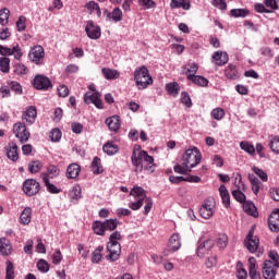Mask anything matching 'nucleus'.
Returning <instances> with one entry per match:
<instances>
[{"label":"nucleus","mask_w":279,"mask_h":279,"mask_svg":"<svg viewBox=\"0 0 279 279\" xmlns=\"http://www.w3.org/2000/svg\"><path fill=\"white\" fill-rule=\"evenodd\" d=\"M130 195L135 197V202L129 204V208H131V210H141V208H143V204L145 203L144 215L147 216L149 213H151V208H154V201H151L150 197H147V194L143 187L135 185L131 190Z\"/></svg>","instance_id":"f257e3e1"},{"label":"nucleus","mask_w":279,"mask_h":279,"mask_svg":"<svg viewBox=\"0 0 279 279\" xmlns=\"http://www.w3.org/2000/svg\"><path fill=\"white\" fill-rule=\"evenodd\" d=\"M269 259L264 262L263 277L265 279H275L279 268V255L276 251H270L268 254Z\"/></svg>","instance_id":"f03ea898"},{"label":"nucleus","mask_w":279,"mask_h":279,"mask_svg":"<svg viewBox=\"0 0 279 279\" xmlns=\"http://www.w3.org/2000/svg\"><path fill=\"white\" fill-rule=\"evenodd\" d=\"M119 221L117 218L114 219H106L105 221L95 220L92 223V229L94 234L97 236H106V232H114L117 228H119Z\"/></svg>","instance_id":"7ed1b4c3"},{"label":"nucleus","mask_w":279,"mask_h":279,"mask_svg":"<svg viewBox=\"0 0 279 279\" xmlns=\"http://www.w3.org/2000/svg\"><path fill=\"white\" fill-rule=\"evenodd\" d=\"M181 162L183 167H186L190 171H193L199 162H202V151L197 147L189 148L182 155Z\"/></svg>","instance_id":"20e7f679"},{"label":"nucleus","mask_w":279,"mask_h":279,"mask_svg":"<svg viewBox=\"0 0 279 279\" xmlns=\"http://www.w3.org/2000/svg\"><path fill=\"white\" fill-rule=\"evenodd\" d=\"M134 82L138 90H145L147 86L154 84L151 75H149V70L147 66L142 65L134 71Z\"/></svg>","instance_id":"39448f33"},{"label":"nucleus","mask_w":279,"mask_h":279,"mask_svg":"<svg viewBox=\"0 0 279 279\" xmlns=\"http://www.w3.org/2000/svg\"><path fill=\"white\" fill-rule=\"evenodd\" d=\"M13 134L16 138H19L20 143L22 144L27 143V141H29V137L32 136L29 130H27V126L23 122H16L13 125Z\"/></svg>","instance_id":"423d86ee"},{"label":"nucleus","mask_w":279,"mask_h":279,"mask_svg":"<svg viewBox=\"0 0 279 279\" xmlns=\"http://www.w3.org/2000/svg\"><path fill=\"white\" fill-rule=\"evenodd\" d=\"M28 59L34 64L40 65L45 63V48L43 46L37 45L34 46L28 52Z\"/></svg>","instance_id":"0eeeda50"},{"label":"nucleus","mask_w":279,"mask_h":279,"mask_svg":"<svg viewBox=\"0 0 279 279\" xmlns=\"http://www.w3.org/2000/svg\"><path fill=\"white\" fill-rule=\"evenodd\" d=\"M23 191L27 197H34L40 193V183L35 179H27L23 183Z\"/></svg>","instance_id":"6e6552de"},{"label":"nucleus","mask_w":279,"mask_h":279,"mask_svg":"<svg viewBox=\"0 0 279 279\" xmlns=\"http://www.w3.org/2000/svg\"><path fill=\"white\" fill-rule=\"evenodd\" d=\"M199 215L203 219H210L215 215V198L209 197L201 206Z\"/></svg>","instance_id":"1a4fd4ad"},{"label":"nucleus","mask_w":279,"mask_h":279,"mask_svg":"<svg viewBox=\"0 0 279 279\" xmlns=\"http://www.w3.org/2000/svg\"><path fill=\"white\" fill-rule=\"evenodd\" d=\"M244 245L251 254H254L258 250V245H260V240L258 236L254 235V229H251L244 240Z\"/></svg>","instance_id":"9d476101"},{"label":"nucleus","mask_w":279,"mask_h":279,"mask_svg":"<svg viewBox=\"0 0 279 279\" xmlns=\"http://www.w3.org/2000/svg\"><path fill=\"white\" fill-rule=\"evenodd\" d=\"M84 101L87 105L94 104L99 110H104V101L101 100V94H99V92H87L84 95Z\"/></svg>","instance_id":"9b49d317"},{"label":"nucleus","mask_w":279,"mask_h":279,"mask_svg":"<svg viewBox=\"0 0 279 279\" xmlns=\"http://www.w3.org/2000/svg\"><path fill=\"white\" fill-rule=\"evenodd\" d=\"M107 251L109 252V254L106 256V258L110 263L117 262V259L120 258V256H121V243L108 242Z\"/></svg>","instance_id":"f8f14e48"},{"label":"nucleus","mask_w":279,"mask_h":279,"mask_svg":"<svg viewBox=\"0 0 279 279\" xmlns=\"http://www.w3.org/2000/svg\"><path fill=\"white\" fill-rule=\"evenodd\" d=\"M33 86L37 90H49V88H51L53 85L51 84V80H49V77L38 74L33 81Z\"/></svg>","instance_id":"ddd939ff"},{"label":"nucleus","mask_w":279,"mask_h":279,"mask_svg":"<svg viewBox=\"0 0 279 279\" xmlns=\"http://www.w3.org/2000/svg\"><path fill=\"white\" fill-rule=\"evenodd\" d=\"M0 56H14V59L21 62L23 58V50H21V46L19 45L14 46L13 48L0 45Z\"/></svg>","instance_id":"4468645a"},{"label":"nucleus","mask_w":279,"mask_h":279,"mask_svg":"<svg viewBox=\"0 0 279 279\" xmlns=\"http://www.w3.org/2000/svg\"><path fill=\"white\" fill-rule=\"evenodd\" d=\"M182 247V242L180 240L179 233H173L168 242V247L165 251V256H169V254H173V252H178Z\"/></svg>","instance_id":"2eb2a0df"},{"label":"nucleus","mask_w":279,"mask_h":279,"mask_svg":"<svg viewBox=\"0 0 279 279\" xmlns=\"http://www.w3.org/2000/svg\"><path fill=\"white\" fill-rule=\"evenodd\" d=\"M85 32L92 40H99L101 38V27L95 25V22L88 21Z\"/></svg>","instance_id":"dca6fc26"},{"label":"nucleus","mask_w":279,"mask_h":279,"mask_svg":"<svg viewBox=\"0 0 279 279\" xmlns=\"http://www.w3.org/2000/svg\"><path fill=\"white\" fill-rule=\"evenodd\" d=\"M131 162L135 167V173H143V153L140 149H134Z\"/></svg>","instance_id":"f3484780"},{"label":"nucleus","mask_w":279,"mask_h":279,"mask_svg":"<svg viewBox=\"0 0 279 279\" xmlns=\"http://www.w3.org/2000/svg\"><path fill=\"white\" fill-rule=\"evenodd\" d=\"M37 117L38 111L36 110V107L31 106L22 113V121H26L28 125H34Z\"/></svg>","instance_id":"a211bd4d"},{"label":"nucleus","mask_w":279,"mask_h":279,"mask_svg":"<svg viewBox=\"0 0 279 279\" xmlns=\"http://www.w3.org/2000/svg\"><path fill=\"white\" fill-rule=\"evenodd\" d=\"M268 228L271 232H279V209H275L268 218Z\"/></svg>","instance_id":"6ab92c4d"},{"label":"nucleus","mask_w":279,"mask_h":279,"mask_svg":"<svg viewBox=\"0 0 279 279\" xmlns=\"http://www.w3.org/2000/svg\"><path fill=\"white\" fill-rule=\"evenodd\" d=\"M228 60H230L228 52L216 51L213 54V62L217 66H223L225 64H228Z\"/></svg>","instance_id":"aec40b11"},{"label":"nucleus","mask_w":279,"mask_h":279,"mask_svg":"<svg viewBox=\"0 0 279 279\" xmlns=\"http://www.w3.org/2000/svg\"><path fill=\"white\" fill-rule=\"evenodd\" d=\"M213 247H215V240L209 239L204 241V243L199 244L197 248V256H199V258H204L206 252H210Z\"/></svg>","instance_id":"412c9836"},{"label":"nucleus","mask_w":279,"mask_h":279,"mask_svg":"<svg viewBox=\"0 0 279 279\" xmlns=\"http://www.w3.org/2000/svg\"><path fill=\"white\" fill-rule=\"evenodd\" d=\"M7 157L9 160H12V162H16V160H19V145H16L14 142H10L8 144Z\"/></svg>","instance_id":"4be33fe9"},{"label":"nucleus","mask_w":279,"mask_h":279,"mask_svg":"<svg viewBox=\"0 0 279 279\" xmlns=\"http://www.w3.org/2000/svg\"><path fill=\"white\" fill-rule=\"evenodd\" d=\"M82 171V167L77 163H71L65 172V177L68 180H77L80 177V172Z\"/></svg>","instance_id":"5701e85b"},{"label":"nucleus","mask_w":279,"mask_h":279,"mask_svg":"<svg viewBox=\"0 0 279 279\" xmlns=\"http://www.w3.org/2000/svg\"><path fill=\"white\" fill-rule=\"evenodd\" d=\"M104 15L108 19V21H113L114 23H119L123 20V11L119 8H114L112 12L105 10Z\"/></svg>","instance_id":"b1692460"},{"label":"nucleus","mask_w":279,"mask_h":279,"mask_svg":"<svg viewBox=\"0 0 279 279\" xmlns=\"http://www.w3.org/2000/svg\"><path fill=\"white\" fill-rule=\"evenodd\" d=\"M106 123L111 132H119L121 130V119L119 116L107 118Z\"/></svg>","instance_id":"393cba45"},{"label":"nucleus","mask_w":279,"mask_h":279,"mask_svg":"<svg viewBox=\"0 0 279 279\" xmlns=\"http://www.w3.org/2000/svg\"><path fill=\"white\" fill-rule=\"evenodd\" d=\"M248 276L251 279H260V272L256 268V258H248Z\"/></svg>","instance_id":"a878e982"},{"label":"nucleus","mask_w":279,"mask_h":279,"mask_svg":"<svg viewBox=\"0 0 279 279\" xmlns=\"http://www.w3.org/2000/svg\"><path fill=\"white\" fill-rule=\"evenodd\" d=\"M43 182L48 193H51L52 195H58V193H61L62 190L58 189V186L49 181V174H43Z\"/></svg>","instance_id":"bb28decb"},{"label":"nucleus","mask_w":279,"mask_h":279,"mask_svg":"<svg viewBox=\"0 0 279 279\" xmlns=\"http://www.w3.org/2000/svg\"><path fill=\"white\" fill-rule=\"evenodd\" d=\"M142 158H143L144 162H147V165H148L146 167V170L150 171V173H154V171H156V163H154V157L149 156L147 150H142Z\"/></svg>","instance_id":"cd10ccee"},{"label":"nucleus","mask_w":279,"mask_h":279,"mask_svg":"<svg viewBox=\"0 0 279 279\" xmlns=\"http://www.w3.org/2000/svg\"><path fill=\"white\" fill-rule=\"evenodd\" d=\"M0 254L2 256H10L12 254V245H10V241L5 238L0 239Z\"/></svg>","instance_id":"c85d7f7f"},{"label":"nucleus","mask_w":279,"mask_h":279,"mask_svg":"<svg viewBox=\"0 0 279 279\" xmlns=\"http://www.w3.org/2000/svg\"><path fill=\"white\" fill-rule=\"evenodd\" d=\"M20 223H22L23 226H29V223H32V208L31 207L24 208V210L22 211V214L20 216Z\"/></svg>","instance_id":"c756f323"},{"label":"nucleus","mask_w":279,"mask_h":279,"mask_svg":"<svg viewBox=\"0 0 279 279\" xmlns=\"http://www.w3.org/2000/svg\"><path fill=\"white\" fill-rule=\"evenodd\" d=\"M219 193L225 208H230V193L226 185H220Z\"/></svg>","instance_id":"7c9ffc66"},{"label":"nucleus","mask_w":279,"mask_h":279,"mask_svg":"<svg viewBox=\"0 0 279 279\" xmlns=\"http://www.w3.org/2000/svg\"><path fill=\"white\" fill-rule=\"evenodd\" d=\"M187 80L190 82H193V84H196V86H203V87L208 86V81L204 76L189 74Z\"/></svg>","instance_id":"2f4dec72"},{"label":"nucleus","mask_w":279,"mask_h":279,"mask_svg":"<svg viewBox=\"0 0 279 279\" xmlns=\"http://www.w3.org/2000/svg\"><path fill=\"white\" fill-rule=\"evenodd\" d=\"M13 73L15 75H27L29 73V68H27L25 64H23L22 62H15L13 64Z\"/></svg>","instance_id":"473e14b6"},{"label":"nucleus","mask_w":279,"mask_h":279,"mask_svg":"<svg viewBox=\"0 0 279 279\" xmlns=\"http://www.w3.org/2000/svg\"><path fill=\"white\" fill-rule=\"evenodd\" d=\"M101 73L105 80H119V77H121V74L117 70H112L110 68H104Z\"/></svg>","instance_id":"72a5a7b5"},{"label":"nucleus","mask_w":279,"mask_h":279,"mask_svg":"<svg viewBox=\"0 0 279 279\" xmlns=\"http://www.w3.org/2000/svg\"><path fill=\"white\" fill-rule=\"evenodd\" d=\"M243 210L246 215H251V217H258V210L256 209V205L252 202L243 203Z\"/></svg>","instance_id":"f704fd0d"},{"label":"nucleus","mask_w":279,"mask_h":279,"mask_svg":"<svg viewBox=\"0 0 279 279\" xmlns=\"http://www.w3.org/2000/svg\"><path fill=\"white\" fill-rule=\"evenodd\" d=\"M225 75L228 80H239V71H236V65L230 63L225 70Z\"/></svg>","instance_id":"c9c22d12"},{"label":"nucleus","mask_w":279,"mask_h":279,"mask_svg":"<svg viewBox=\"0 0 279 279\" xmlns=\"http://www.w3.org/2000/svg\"><path fill=\"white\" fill-rule=\"evenodd\" d=\"M170 8L175 10L178 8H182L183 10H191V2L186 0H171Z\"/></svg>","instance_id":"e433bc0d"},{"label":"nucleus","mask_w":279,"mask_h":279,"mask_svg":"<svg viewBox=\"0 0 279 279\" xmlns=\"http://www.w3.org/2000/svg\"><path fill=\"white\" fill-rule=\"evenodd\" d=\"M102 150L105 151V154H107L108 156H114V154H117L119 151V146H117L114 143L112 142H108L104 145Z\"/></svg>","instance_id":"4c0bfd02"},{"label":"nucleus","mask_w":279,"mask_h":279,"mask_svg":"<svg viewBox=\"0 0 279 279\" xmlns=\"http://www.w3.org/2000/svg\"><path fill=\"white\" fill-rule=\"evenodd\" d=\"M230 15L234 19H245V16L250 15V10L247 9H232L230 11Z\"/></svg>","instance_id":"58836bf2"},{"label":"nucleus","mask_w":279,"mask_h":279,"mask_svg":"<svg viewBox=\"0 0 279 279\" xmlns=\"http://www.w3.org/2000/svg\"><path fill=\"white\" fill-rule=\"evenodd\" d=\"M92 171L93 173H96V174L104 173V167L101 166V159L99 157H95L93 159Z\"/></svg>","instance_id":"ea45409f"},{"label":"nucleus","mask_w":279,"mask_h":279,"mask_svg":"<svg viewBox=\"0 0 279 279\" xmlns=\"http://www.w3.org/2000/svg\"><path fill=\"white\" fill-rule=\"evenodd\" d=\"M240 147L250 156H254L256 154V148L247 141L241 142Z\"/></svg>","instance_id":"a19ab883"},{"label":"nucleus","mask_w":279,"mask_h":279,"mask_svg":"<svg viewBox=\"0 0 279 279\" xmlns=\"http://www.w3.org/2000/svg\"><path fill=\"white\" fill-rule=\"evenodd\" d=\"M87 10L89 11V14H96L98 16H101V9L99 8V4L95 1H89L86 4Z\"/></svg>","instance_id":"79ce46f5"},{"label":"nucleus","mask_w":279,"mask_h":279,"mask_svg":"<svg viewBox=\"0 0 279 279\" xmlns=\"http://www.w3.org/2000/svg\"><path fill=\"white\" fill-rule=\"evenodd\" d=\"M8 86L10 90L15 93V95H23V86H21V83L16 81H10L8 82Z\"/></svg>","instance_id":"37998d69"},{"label":"nucleus","mask_w":279,"mask_h":279,"mask_svg":"<svg viewBox=\"0 0 279 279\" xmlns=\"http://www.w3.org/2000/svg\"><path fill=\"white\" fill-rule=\"evenodd\" d=\"M101 252H104V246L95 248L92 254V263H101V258H104V254H101Z\"/></svg>","instance_id":"c03bdc74"},{"label":"nucleus","mask_w":279,"mask_h":279,"mask_svg":"<svg viewBox=\"0 0 279 279\" xmlns=\"http://www.w3.org/2000/svg\"><path fill=\"white\" fill-rule=\"evenodd\" d=\"M210 114L215 119V121H221L223 117H226V110H223V108L221 107H217L213 109Z\"/></svg>","instance_id":"a18cd8bd"},{"label":"nucleus","mask_w":279,"mask_h":279,"mask_svg":"<svg viewBox=\"0 0 279 279\" xmlns=\"http://www.w3.org/2000/svg\"><path fill=\"white\" fill-rule=\"evenodd\" d=\"M43 169V162L40 160H34L28 163L29 173H38Z\"/></svg>","instance_id":"49530a36"},{"label":"nucleus","mask_w":279,"mask_h":279,"mask_svg":"<svg viewBox=\"0 0 279 279\" xmlns=\"http://www.w3.org/2000/svg\"><path fill=\"white\" fill-rule=\"evenodd\" d=\"M166 89L169 95H173L174 97L180 93V85L178 83H169L166 85Z\"/></svg>","instance_id":"de8ad7c7"},{"label":"nucleus","mask_w":279,"mask_h":279,"mask_svg":"<svg viewBox=\"0 0 279 279\" xmlns=\"http://www.w3.org/2000/svg\"><path fill=\"white\" fill-rule=\"evenodd\" d=\"M236 277L238 279H247V270H245L241 262L236 263Z\"/></svg>","instance_id":"09e8293b"},{"label":"nucleus","mask_w":279,"mask_h":279,"mask_svg":"<svg viewBox=\"0 0 279 279\" xmlns=\"http://www.w3.org/2000/svg\"><path fill=\"white\" fill-rule=\"evenodd\" d=\"M0 71H2V73H10V58H0Z\"/></svg>","instance_id":"8fccbe9b"},{"label":"nucleus","mask_w":279,"mask_h":279,"mask_svg":"<svg viewBox=\"0 0 279 279\" xmlns=\"http://www.w3.org/2000/svg\"><path fill=\"white\" fill-rule=\"evenodd\" d=\"M48 173H46L48 175V180L49 178L53 179V178H58L60 175V169L54 166V165H50L47 168Z\"/></svg>","instance_id":"3c124183"},{"label":"nucleus","mask_w":279,"mask_h":279,"mask_svg":"<svg viewBox=\"0 0 279 279\" xmlns=\"http://www.w3.org/2000/svg\"><path fill=\"white\" fill-rule=\"evenodd\" d=\"M9 19H10V10L9 9L0 10V24L3 26L8 25Z\"/></svg>","instance_id":"603ef678"},{"label":"nucleus","mask_w":279,"mask_h":279,"mask_svg":"<svg viewBox=\"0 0 279 279\" xmlns=\"http://www.w3.org/2000/svg\"><path fill=\"white\" fill-rule=\"evenodd\" d=\"M252 171L260 178L262 182H267L269 180V177H267V172H264L263 169L254 166L252 168Z\"/></svg>","instance_id":"864d4df0"},{"label":"nucleus","mask_w":279,"mask_h":279,"mask_svg":"<svg viewBox=\"0 0 279 279\" xmlns=\"http://www.w3.org/2000/svg\"><path fill=\"white\" fill-rule=\"evenodd\" d=\"M232 196L240 204H244L245 203V199H246L245 194L243 192H241L240 190H233L232 191Z\"/></svg>","instance_id":"5fc2aeb1"},{"label":"nucleus","mask_w":279,"mask_h":279,"mask_svg":"<svg viewBox=\"0 0 279 279\" xmlns=\"http://www.w3.org/2000/svg\"><path fill=\"white\" fill-rule=\"evenodd\" d=\"M185 75H196L199 66L196 63H189L187 65H185Z\"/></svg>","instance_id":"6e6d98bb"},{"label":"nucleus","mask_w":279,"mask_h":279,"mask_svg":"<svg viewBox=\"0 0 279 279\" xmlns=\"http://www.w3.org/2000/svg\"><path fill=\"white\" fill-rule=\"evenodd\" d=\"M173 169L174 173H180L181 175H186L187 173H191V170L182 163H177Z\"/></svg>","instance_id":"4d7b16f0"},{"label":"nucleus","mask_w":279,"mask_h":279,"mask_svg":"<svg viewBox=\"0 0 279 279\" xmlns=\"http://www.w3.org/2000/svg\"><path fill=\"white\" fill-rule=\"evenodd\" d=\"M71 199H82V187L80 185L74 186L70 193Z\"/></svg>","instance_id":"13d9d810"},{"label":"nucleus","mask_w":279,"mask_h":279,"mask_svg":"<svg viewBox=\"0 0 279 279\" xmlns=\"http://www.w3.org/2000/svg\"><path fill=\"white\" fill-rule=\"evenodd\" d=\"M181 104H183L187 108H191V106H193V102L191 101V96L189 95V93L186 92L181 93Z\"/></svg>","instance_id":"bf43d9fd"},{"label":"nucleus","mask_w":279,"mask_h":279,"mask_svg":"<svg viewBox=\"0 0 279 279\" xmlns=\"http://www.w3.org/2000/svg\"><path fill=\"white\" fill-rule=\"evenodd\" d=\"M5 279H14V264L10 260L7 262Z\"/></svg>","instance_id":"052dcab7"},{"label":"nucleus","mask_w":279,"mask_h":279,"mask_svg":"<svg viewBox=\"0 0 279 279\" xmlns=\"http://www.w3.org/2000/svg\"><path fill=\"white\" fill-rule=\"evenodd\" d=\"M269 145L271 151H274L275 154H279V136L272 137Z\"/></svg>","instance_id":"680f3d73"},{"label":"nucleus","mask_w":279,"mask_h":279,"mask_svg":"<svg viewBox=\"0 0 279 279\" xmlns=\"http://www.w3.org/2000/svg\"><path fill=\"white\" fill-rule=\"evenodd\" d=\"M37 268L39 269V271L47 274V271H49V263H47V260L45 259H39V262L37 263Z\"/></svg>","instance_id":"e2e57ef3"},{"label":"nucleus","mask_w":279,"mask_h":279,"mask_svg":"<svg viewBox=\"0 0 279 279\" xmlns=\"http://www.w3.org/2000/svg\"><path fill=\"white\" fill-rule=\"evenodd\" d=\"M50 138L51 141H53L54 143H58V141H60V138H62V132H60L59 129H53L50 133Z\"/></svg>","instance_id":"0e129e2a"},{"label":"nucleus","mask_w":279,"mask_h":279,"mask_svg":"<svg viewBox=\"0 0 279 279\" xmlns=\"http://www.w3.org/2000/svg\"><path fill=\"white\" fill-rule=\"evenodd\" d=\"M52 263L53 265H60V263H62V252H60V250H56L52 255Z\"/></svg>","instance_id":"69168bd1"},{"label":"nucleus","mask_w":279,"mask_h":279,"mask_svg":"<svg viewBox=\"0 0 279 279\" xmlns=\"http://www.w3.org/2000/svg\"><path fill=\"white\" fill-rule=\"evenodd\" d=\"M121 239H122L121 232L114 231L109 236V243H119V241H121Z\"/></svg>","instance_id":"338daca9"},{"label":"nucleus","mask_w":279,"mask_h":279,"mask_svg":"<svg viewBox=\"0 0 279 279\" xmlns=\"http://www.w3.org/2000/svg\"><path fill=\"white\" fill-rule=\"evenodd\" d=\"M269 195L274 202H279V189L278 187H270Z\"/></svg>","instance_id":"774afa93"}]
</instances>
